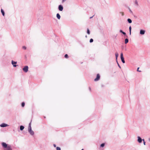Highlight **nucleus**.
Returning <instances> with one entry per match:
<instances>
[{"instance_id":"39","label":"nucleus","mask_w":150,"mask_h":150,"mask_svg":"<svg viewBox=\"0 0 150 150\" xmlns=\"http://www.w3.org/2000/svg\"><path fill=\"white\" fill-rule=\"evenodd\" d=\"M149 141L150 142V138L149 139Z\"/></svg>"},{"instance_id":"34","label":"nucleus","mask_w":150,"mask_h":150,"mask_svg":"<svg viewBox=\"0 0 150 150\" xmlns=\"http://www.w3.org/2000/svg\"><path fill=\"white\" fill-rule=\"evenodd\" d=\"M53 146H54V147H56V144H53Z\"/></svg>"},{"instance_id":"10","label":"nucleus","mask_w":150,"mask_h":150,"mask_svg":"<svg viewBox=\"0 0 150 150\" xmlns=\"http://www.w3.org/2000/svg\"><path fill=\"white\" fill-rule=\"evenodd\" d=\"M145 33V31L143 29H141L140 31V34L141 35H143Z\"/></svg>"},{"instance_id":"9","label":"nucleus","mask_w":150,"mask_h":150,"mask_svg":"<svg viewBox=\"0 0 150 150\" xmlns=\"http://www.w3.org/2000/svg\"><path fill=\"white\" fill-rule=\"evenodd\" d=\"M58 10L60 11H62L63 9V7L62 5L60 4L58 6Z\"/></svg>"},{"instance_id":"12","label":"nucleus","mask_w":150,"mask_h":150,"mask_svg":"<svg viewBox=\"0 0 150 150\" xmlns=\"http://www.w3.org/2000/svg\"><path fill=\"white\" fill-rule=\"evenodd\" d=\"M120 33H122L123 35H124L125 36H126V33L123 31L122 30H120Z\"/></svg>"},{"instance_id":"14","label":"nucleus","mask_w":150,"mask_h":150,"mask_svg":"<svg viewBox=\"0 0 150 150\" xmlns=\"http://www.w3.org/2000/svg\"><path fill=\"white\" fill-rule=\"evenodd\" d=\"M24 127L23 125H21L20 127V129L21 131H22L24 128Z\"/></svg>"},{"instance_id":"5","label":"nucleus","mask_w":150,"mask_h":150,"mask_svg":"<svg viewBox=\"0 0 150 150\" xmlns=\"http://www.w3.org/2000/svg\"><path fill=\"white\" fill-rule=\"evenodd\" d=\"M120 59H121V60L122 62L123 63H125V61L124 58L123 57V54L122 53H121L120 54Z\"/></svg>"},{"instance_id":"8","label":"nucleus","mask_w":150,"mask_h":150,"mask_svg":"<svg viewBox=\"0 0 150 150\" xmlns=\"http://www.w3.org/2000/svg\"><path fill=\"white\" fill-rule=\"evenodd\" d=\"M8 126V125L4 123H2L0 125V126L2 127H4Z\"/></svg>"},{"instance_id":"38","label":"nucleus","mask_w":150,"mask_h":150,"mask_svg":"<svg viewBox=\"0 0 150 150\" xmlns=\"http://www.w3.org/2000/svg\"><path fill=\"white\" fill-rule=\"evenodd\" d=\"M85 37H86V38H87V36L86 35V36H85Z\"/></svg>"},{"instance_id":"19","label":"nucleus","mask_w":150,"mask_h":150,"mask_svg":"<svg viewBox=\"0 0 150 150\" xmlns=\"http://www.w3.org/2000/svg\"><path fill=\"white\" fill-rule=\"evenodd\" d=\"M128 9L129 10V12H130V13H131V14H133V13L132 11L130 9V8L129 7H128Z\"/></svg>"},{"instance_id":"40","label":"nucleus","mask_w":150,"mask_h":150,"mask_svg":"<svg viewBox=\"0 0 150 150\" xmlns=\"http://www.w3.org/2000/svg\"><path fill=\"white\" fill-rule=\"evenodd\" d=\"M81 150H84V149H82Z\"/></svg>"},{"instance_id":"27","label":"nucleus","mask_w":150,"mask_h":150,"mask_svg":"<svg viewBox=\"0 0 150 150\" xmlns=\"http://www.w3.org/2000/svg\"><path fill=\"white\" fill-rule=\"evenodd\" d=\"M117 64V65H118V67H119V68H120V69L121 68V66H120V64H119L118 63V61H117V62H116Z\"/></svg>"},{"instance_id":"26","label":"nucleus","mask_w":150,"mask_h":150,"mask_svg":"<svg viewBox=\"0 0 150 150\" xmlns=\"http://www.w3.org/2000/svg\"><path fill=\"white\" fill-rule=\"evenodd\" d=\"M56 149L57 150H61V148L58 146L56 147Z\"/></svg>"},{"instance_id":"28","label":"nucleus","mask_w":150,"mask_h":150,"mask_svg":"<svg viewBox=\"0 0 150 150\" xmlns=\"http://www.w3.org/2000/svg\"><path fill=\"white\" fill-rule=\"evenodd\" d=\"M26 47L25 46H23L22 47V48L25 50L26 49Z\"/></svg>"},{"instance_id":"25","label":"nucleus","mask_w":150,"mask_h":150,"mask_svg":"<svg viewBox=\"0 0 150 150\" xmlns=\"http://www.w3.org/2000/svg\"><path fill=\"white\" fill-rule=\"evenodd\" d=\"M93 41V39L91 38L90 39L89 42L90 43H92Z\"/></svg>"},{"instance_id":"16","label":"nucleus","mask_w":150,"mask_h":150,"mask_svg":"<svg viewBox=\"0 0 150 150\" xmlns=\"http://www.w3.org/2000/svg\"><path fill=\"white\" fill-rule=\"evenodd\" d=\"M105 143H103L100 145V147H103L105 146Z\"/></svg>"},{"instance_id":"35","label":"nucleus","mask_w":150,"mask_h":150,"mask_svg":"<svg viewBox=\"0 0 150 150\" xmlns=\"http://www.w3.org/2000/svg\"><path fill=\"white\" fill-rule=\"evenodd\" d=\"M89 90L90 91H91V88L90 87H89Z\"/></svg>"},{"instance_id":"21","label":"nucleus","mask_w":150,"mask_h":150,"mask_svg":"<svg viewBox=\"0 0 150 150\" xmlns=\"http://www.w3.org/2000/svg\"><path fill=\"white\" fill-rule=\"evenodd\" d=\"M87 33L88 35H90V31L88 28L87 29Z\"/></svg>"},{"instance_id":"7","label":"nucleus","mask_w":150,"mask_h":150,"mask_svg":"<svg viewBox=\"0 0 150 150\" xmlns=\"http://www.w3.org/2000/svg\"><path fill=\"white\" fill-rule=\"evenodd\" d=\"M143 140V139H142V138L139 136L137 137V142L139 143H141L142 141Z\"/></svg>"},{"instance_id":"29","label":"nucleus","mask_w":150,"mask_h":150,"mask_svg":"<svg viewBox=\"0 0 150 150\" xmlns=\"http://www.w3.org/2000/svg\"><path fill=\"white\" fill-rule=\"evenodd\" d=\"M143 144H144V145H146V142L145 141L144 139H143Z\"/></svg>"},{"instance_id":"37","label":"nucleus","mask_w":150,"mask_h":150,"mask_svg":"<svg viewBox=\"0 0 150 150\" xmlns=\"http://www.w3.org/2000/svg\"><path fill=\"white\" fill-rule=\"evenodd\" d=\"M91 16V17L90 18V19H91L93 17V16Z\"/></svg>"},{"instance_id":"1","label":"nucleus","mask_w":150,"mask_h":150,"mask_svg":"<svg viewBox=\"0 0 150 150\" xmlns=\"http://www.w3.org/2000/svg\"><path fill=\"white\" fill-rule=\"evenodd\" d=\"M1 144L4 150H12L10 145L7 144L4 142H2Z\"/></svg>"},{"instance_id":"20","label":"nucleus","mask_w":150,"mask_h":150,"mask_svg":"<svg viewBox=\"0 0 150 150\" xmlns=\"http://www.w3.org/2000/svg\"><path fill=\"white\" fill-rule=\"evenodd\" d=\"M21 105L22 107L23 108L25 105V103L24 102H22L21 103Z\"/></svg>"},{"instance_id":"23","label":"nucleus","mask_w":150,"mask_h":150,"mask_svg":"<svg viewBox=\"0 0 150 150\" xmlns=\"http://www.w3.org/2000/svg\"><path fill=\"white\" fill-rule=\"evenodd\" d=\"M31 121L29 124L28 128H32L31 127Z\"/></svg>"},{"instance_id":"22","label":"nucleus","mask_w":150,"mask_h":150,"mask_svg":"<svg viewBox=\"0 0 150 150\" xmlns=\"http://www.w3.org/2000/svg\"><path fill=\"white\" fill-rule=\"evenodd\" d=\"M135 5H136V6H138L139 4H138V1H137V0H135Z\"/></svg>"},{"instance_id":"2","label":"nucleus","mask_w":150,"mask_h":150,"mask_svg":"<svg viewBox=\"0 0 150 150\" xmlns=\"http://www.w3.org/2000/svg\"><path fill=\"white\" fill-rule=\"evenodd\" d=\"M28 131L30 134L32 135L33 136L34 135V132L32 130V128H28Z\"/></svg>"},{"instance_id":"31","label":"nucleus","mask_w":150,"mask_h":150,"mask_svg":"<svg viewBox=\"0 0 150 150\" xmlns=\"http://www.w3.org/2000/svg\"><path fill=\"white\" fill-rule=\"evenodd\" d=\"M120 13L121 14L122 16H124V13L123 12H121Z\"/></svg>"},{"instance_id":"15","label":"nucleus","mask_w":150,"mask_h":150,"mask_svg":"<svg viewBox=\"0 0 150 150\" xmlns=\"http://www.w3.org/2000/svg\"><path fill=\"white\" fill-rule=\"evenodd\" d=\"M1 12L3 16H4L5 15V12L4 10L2 8L1 9Z\"/></svg>"},{"instance_id":"24","label":"nucleus","mask_w":150,"mask_h":150,"mask_svg":"<svg viewBox=\"0 0 150 150\" xmlns=\"http://www.w3.org/2000/svg\"><path fill=\"white\" fill-rule=\"evenodd\" d=\"M64 57L66 58H68L69 57V56L67 54H65Z\"/></svg>"},{"instance_id":"11","label":"nucleus","mask_w":150,"mask_h":150,"mask_svg":"<svg viewBox=\"0 0 150 150\" xmlns=\"http://www.w3.org/2000/svg\"><path fill=\"white\" fill-rule=\"evenodd\" d=\"M118 54L117 52H116L115 53V58H116V62H117V57L118 56Z\"/></svg>"},{"instance_id":"3","label":"nucleus","mask_w":150,"mask_h":150,"mask_svg":"<svg viewBox=\"0 0 150 150\" xmlns=\"http://www.w3.org/2000/svg\"><path fill=\"white\" fill-rule=\"evenodd\" d=\"M28 66H25L23 68V71L25 73L27 72L28 71Z\"/></svg>"},{"instance_id":"4","label":"nucleus","mask_w":150,"mask_h":150,"mask_svg":"<svg viewBox=\"0 0 150 150\" xmlns=\"http://www.w3.org/2000/svg\"><path fill=\"white\" fill-rule=\"evenodd\" d=\"M100 78V76L99 74H98L96 75V78L94 79V81H99Z\"/></svg>"},{"instance_id":"6","label":"nucleus","mask_w":150,"mask_h":150,"mask_svg":"<svg viewBox=\"0 0 150 150\" xmlns=\"http://www.w3.org/2000/svg\"><path fill=\"white\" fill-rule=\"evenodd\" d=\"M17 63V62L14 61L13 60L11 61V64L13 65V66L14 67H16L18 65H16Z\"/></svg>"},{"instance_id":"13","label":"nucleus","mask_w":150,"mask_h":150,"mask_svg":"<svg viewBox=\"0 0 150 150\" xmlns=\"http://www.w3.org/2000/svg\"><path fill=\"white\" fill-rule=\"evenodd\" d=\"M56 17L58 19H60L61 18V16L60 14L59 13H57L56 14Z\"/></svg>"},{"instance_id":"30","label":"nucleus","mask_w":150,"mask_h":150,"mask_svg":"<svg viewBox=\"0 0 150 150\" xmlns=\"http://www.w3.org/2000/svg\"><path fill=\"white\" fill-rule=\"evenodd\" d=\"M131 30H132V28H131V26H130L129 27V31H131Z\"/></svg>"},{"instance_id":"32","label":"nucleus","mask_w":150,"mask_h":150,"mask_svg":"<svg viewBox=\"0 0 150 150\" xmlns=\"http://www.w3.org/2000/svg\"><path fill=\"white\" fill-rule=\"evenodd\" d=\"M139 67H138V68H137V71H139V72H141V71H139Z\"/></svg>"},{"instance_id":"17","label":"nucleus","mask_w":150,"mask_h":150,"mask_svg":"<svg viewBox=\"0 0 150 150\" xmlns=\"http://www.w3.org/2000/svg\"><path fill=\"white\" fill-rule=\"evenodd\" d=\"M127 21L129 23H132V21L130 18H128L127 20Z\"/></svg>"},{"instance_id":"33","label":"nucleus","mask_w":150,"mask_h":150,"mask_svg":"<svg viewBox=\"0 0 150 150\" xmlns=\"http://www.w3.org/2000/svg\"><path fill=\"white\" fill-rule=\"evenodd\" d=\"M66 0H62V3H64Z\"/></svg>"},{"instance_id":"18","label":"nucleus","mask_w":150,"mask_h":150,"mask_svg":"<svg viewBox=\"0 0 150 150\" xmlns=\"http://www.w3.org/2000/svg\"><path fill=\"white\" fill-rule=\"evenodd\" d=\"M129 42V40L127 38H126L125 39V44H127Z\"/></svg>"},{"instance_id":"36","label":"nucleus","mask_w":150,"mask_h":150,"mask_svg":"<svg viewBox=\"0 0 150 150\" xmlns=\"http://www.w3.org/2000/svg\"><path fill=\"white\" fill-rule=\"evenodd\" d=\"M131 31H129V33L130 35H131Z\"/></svg>"}]
</instances>
